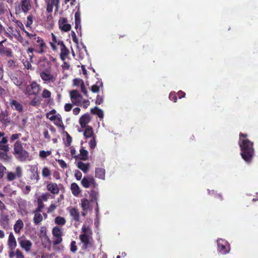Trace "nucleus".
<instances>
[{
  "label": "nucleus",
  "instance_id": "nucleus-1",
  "mask_svg": "<svg viewBox=\"0 0 258 258\" xmlns=\"http://www.w3.org/2000/svg\"><path fill=\"white\" fill-rule=\"evenodd\" d=\"M238 144L240 148V155L242 158L247 163L252 161L254 155L253 143L247 139H244L239 142Z\"/></svg>",
  "mask_w": 258,
  "mask_h": 258
},
{
  "label": "nucleus",
  "instance_id": "nucleus-2",
  "mask_svg": "<svg viewBox=\"0 0 258 258\" xmlns=\"http://www.w3.org/2000/svg\"><path fill=\"white\" fill-rule=\"evenodd\" d=\"M82 233L79 236V238L82 243V248L86 249L93 246L92 241L93 232L90 226L83 225L81 229Z\"/></svg>",
  "mask_w": 258,
  "mask_h": 258
},
{
  "label": "nucleus",
  "instance_id": "nucleus-3",
  "mask_svg": "<svg viewBox=\"0 0 258 258\" xmlns=\"http://www.w3.org/2000/svg\"><path fill=\"white\" fill-rule=\"evenodd\" d=\"M34 47L36 49V53L43 54L46 51L47 46L42 38L38 36L35 37L34 40L32 42Z\"/></svg>",
  "mask_w": 258,
  "mask_h": 258
},
{
  "label": "nucleus",
  "instance_id": "nucleus-4",
  "mask_svg": "<svg viewBox=\"0 0 258 258\" xmlns=\"http://www.w3.org/2000/svg\"><path fill=\"white\" fill-rule=\"evenodd\" d=\"M41 87L35 81H33L26 86L24 93L28 95H37L40 91Z\"/></svg>",
  "mask_w": 258,
  "mask_h": 258
},
{
  "label": "nucleus",
  "instance_id": "nucleus-5",
  "mask_svg": "<svg viewBox=\"0 0 258 258\" xmlns=\"http://www.w3.org/2000/svg\"><path fill=\"white\" fill-rule=\"evenodd\" d=\"M52 233L53 236L52 243L54 245H58L60 243L62 240V232L60 228L55 226L52 230Z\"/></svg>",
  "mask_w": 258,
  "mask_h": 258
},
{
  "label": "nucleus",
  "instance_id": "nucleus-6",
  "mask_svg": "<svg viewBox=\"0 0 258 258\" xmlns=\"http://www.w3.org/2000/svg\"><path fill=\"white\" fill-rule=\"evenodd\" d=\"M23 175L22 169L20 166L16 167L15 169V173L10 171L7 174L6 178L8 181H12L14 180L16 177L21 178Z\"/></svg>",
  "mask_w": 258,
  "mask_h": 258
},
{
  "label": "nucleus",
  "instance_id": "nucleus-7",
  "mask_svg": "<svg viewBox=\"0 0 258 258\" xmlns=\"http://www.w3.org/2000/svg\"><path fill=\"white\" fill-rule=\"evenodd\" d=\"M81 184L86 188L90 186L92 188H95L98 186V184L92 176L84 177L81 180Z\"/></svg>",
  "mask_w": 258,
  "mask_h": 258
},
{
  "label": "nucleus",
  "instance_id": "nucleus-8",
  "mask_svg": "<svg viewBox=\"0 0 258 258\" xmlns=\"http://www.w3.org/2000/svg\"><path fill=\"white\" fill-rule=\"evenodd\" d=\"M41 79L47 83H54L56 80L55 76L49 71H42L40 73Z\"/></svg>",
  "mask_w": 258,
  "mask_h": 258
},
{
  "label": "nucleus",
  "instance_id": "nucleus-9",
  "mask_svg": "<svg viewBox=\"0 0 258 258\" xmlns=\"http://www.w3.org/2000/svg\"><path fill=\"white\" fill-rule=\"evenodd\" d=\"M72 219L76 222L80 221V215L79 210L76 207H68L67 209Z\"/></svg>",
  "mask_w": 258,
  "mask_h": 258
},
{
  "label": "nucleus",
  "instance_id": "nucleus-10",
  "mask_svg": "<svg viewBox=\"0 0 258 258\" xmlns=\"http://www.w3.org/2000/svg\"><path fill=\"white\" fill-rule=\"evenodd\" d=\"M68 20L66 18H60L58 22L59 28L62 31L68 32L71 29V25L67 23Z\"/></svg>",
  "mask_w": 258,
  "mask_h": 258
},
{
  "label": "nucleus",
  "instance_id": "nucleus-11",
  "mask_svg": "<svg viewBox=\"0 0 258 258\" xmlns=\"http://www.w3.org/2000/svg\"><path fill=\"white\" fill-rule=\"evenodd\" d=\"M15 158L19 161L24 162L29 158V153L25 150L19 151L16 153H13Z\"/></svg>",
  "mask_w": 258,
  "mask_h": 258
},
{
  "label": "nucleus",
  "instance_id": "nucleus-12",
  "mask_svg": "<svg viewBox=\"0 0 258 258\" xmlns=\"http://www.w3.org/2000/svg\"><path fill=\"white\" fill-rule=\"evenodd\" d=\"M58 45H59L60 47V58L62 60L64 61L70 53L69 50L67 48L63 42H58Z\"/></svg>",
  "mask_w": 258,
  "mask_h": 258
},
{
  "label": "nucleus",
  "instance_id": "nucleus-13",
  "mask_svg": "<svg viewBox=\"0 0 258 258\" xmlns=\"http://www.w3.org/2000/svg\"><path fill=\"white\" fill-rule=\"evenodd\" d=\"M20 7L23 12L27 13L32 7L31 0H21Z\"/></svg>",
  "mask_w": 258,
  "mask_h": 258
},
{
  "label": "nucleus",
  "instance_id": "nucleus-14",
  "mask_svg": "<svg viewBox=\"0 0 258 258\" xmlns=\"http://www.w3.org/2000/svg\"><path fill=\"white\" fill-rule=\"evenodd\" d=\"M91 117L88 113L83 114L80 118L79 123L82 128H85L87 126V124L90 121Z\"/></svg>",
  "mask_w": 258,
  "mask_h": 258
},
{
  "label": "nucleus",
  "instance_id": "nucleus-15",
  "mask_svg": "<svg viewBox=\"0 0 258 258\" xmlns=\"http://www.w3.org/2000/svg\"><path fill=\"white\" fill-rule=\"evenodd\" d=\"M3 41L0 42V54L5 55L8 57L13 56V52L12 49L5 47L3 44Z\"/></svg>",
  "mask_w": 258,
  "mask_h": 258
},
{
  "label": "nucleus",
  "instance_id": "nucleus-16",
  "mask_svg": "<svg viewBox=\"0 0 258 258\" xmlns=\"http://www.w3.org/2000/svg\"><path fill=\"white\" fill-rule=\"evenodd\" d=\"M10 104L13 109L16 110L19 112H22L23 110V105L16 100L12 99L10 100Z\"/></svg>",
  "mask_w": 258,
  "mask_h": 258
},
{
  "label": "nucleus",
  "instance_id": "nucleus-17",
  "mask_svg": "<svg viewBox=\"0 0 258 258\" xmlns=\"http://www.w3.org/2000/svg\"><path fill=\"white\" fill-rule=\"evenodd\" d=\"M47 189L51 194L54 195L58 194L59 192V188L56 183L50 182L46 186Z\"/></svg>",
  "mask_w": 258,
  "mask_h": 258
},
{
  "label": "nucleus",
  "instance_id": "nucleus-18",
  "mask_svg": "<svg viewBox=\"0 0 258 258\" xmlns=\"http://www.w3.org/2000/svg\"><path fill=\"white\" fill-rule=\"evenodd\" d=\"M8 244L9 247L11 249H14L17 246V242L15 237L12 232H11L9 236Z\"/></svg>",
  "mask_w": 258,
  "mask_h": 258
},
{
  "label": "nucleus",
  "instance_id": "nucleus-19",
  "mask_svg": "<svg viewBox=\"0 0 258 258\" xmlns=\"http://www.w3.org/2000/svg\"><path fill=\"white\" fill-rule=\"evenodd\" d=\"M19 243L21 247L27 252L30 250L32 245L31 242L30 240L27 239L20 240Z\"/></svg>",
  "mask_w": 258,
  "mask_h": 258
},
{
  "label": "nucleus",
  "instance_id": "nucleus-20",
  "mask_svg": "<svg viewBox=\"0 0 258 258\" xmlns=\"http://www.w3.org/2000/svg\"><path fill=\"white\" fill-rule=\"evenodd\" d=\"M81 96V94L79 93L77 90H73L70 92V98L72 103L74 105H79V102H76L75 99H78V97Z\"/></svg>",
  "mask_w": 258,
  "mask_h": 258
},
{
  "label": "nucleus",
  "instance_id": "nucleus-21",
  "mask_svg": "<svg viewBox=\"0 0 258 258\" xmlns=\"http://www.w3.org/2000/svg\"><path fill=\"white\" fill-rule=\"evenodd\" d=\"M0 225L5 229L9 227V219L8 215H3L0 218Z\"/></svg>",
  "mask_w": 258,
  "mask_h": 258
},
{
  "label": "nucleus",
  "instance_id": "nucleus-22",
  "mask_svg": "<svg viewBox=\"0 0 258 258\" xmlns=\"http://www.w3.org/2000/svg\"><path fill=\"white\" fill-rule=\"evenodd\" d=\"M218 250L223 254L228 252V250L225 245V242L223 240H219L217 241Z\"/></svg>",
  "mask_w": 258,
  "mask_h": 258
},
{
  "label": "nucleus",
  "instance_id": "nucleus-23",
  "mask_svg": "<svg viewBox=\"0 0 258 258\" xmlns=\"http://www.w3.org/2000/svg\"><path fill=\"white\" fill-rule=\"evenodd\" d=\"M95 177L104 180L105 178V170L103 168H95Z\"/></svg>",
  "mask_w": 258,
  "mask_h": 258
},
{
  "label": "nucleus",
  "instance_id": "nucleus-24",
  "mask_svg": "<svg viewBox=\"0 0 258 258\" xmlns=\"http://www.w3.org/2000/svg\"><path fill=\"white\" fill-rule=\"evenodd\" d=\"M52 36V41L49 42L50 45L53 51H56L57 48L56 46V44L58 45V43L59 42H63L62 41L60 40H57L56 36L53 33H51Z\"/></svg>",
  "mask_w": 258,
  "mask_h": 258
},
{
  "label": "nucleus",
  "instance_id": "nucleus-25",
  "mask_svg": "<svg viewBox=\"0 0 258 258\" xmlns=\"http://www.w3.org/2000/svg\"><path fill=\"white\" fill-rule=\"evenodd\" d=\"M24 227V223L21 219L18 220L14 225V230L16 233L19 234Z\"/></svg>",
  "mask_w": 258,
  "mask_h": 258
},
{
  "label": "nucleus",
  "instance_id": "nucleus-26",
  "mask_svg": "<svg viewBox=\"0 0 258 258\" xmlns=\"http://www.w3.org/2000/svg\"><path fill=\"white\" fill-rule=\"evenodd\" d=\"M71 190L72 194L75 196H78L81 192L79 185L75 182L71 184Z\"/></svg>",
  "mask_w": 258,
  "mask_h": 258
},
{
  "label": "nucleus",
  "instance_id": "nucleus-27",
  "mask_svg": "<svg viewBox=\"0 0 258 258\" xmlns=\"http://www.w3.org/2000/svg\"><path fill=\"white\" fill-rule=\"evenodd\" d=\"M85 128V129L83 133L84 137L86 138H89L91 137L93 138V137H94V131L92 127L91 126H87Z\"/></svg>",
  "mask_w": 258,
  "mask_h": 258
},
{
  "label": "nucleus",
  "instance_id": "nucleus-28",
  "mask_svg": "<svg viewBox=\"0 0 258 258\" xmlns=\"http://www.w3.org/2000/svg\"><path fill=\"white\" fill-rule=\"evenodd\" d=\"M90 166L89 163H84L82 161L78 162L77 167L81 170L84 173H87L89 170Z\"/></svg>",
  "mask_w": 258,
  "mask_h": 258
},
{
  "label": "nucleus",
  "instance_id": "nucleus-29",
  "mask_svg": "<svg viewBox=\"0 0 258 258\" xmlns=\"http://www.w3.org/2000/svg\"><path fill=\"white\" fill-rule=\"evenodd\" d=\"M103 87V83L101 80H98L96 84L92 86L91 90L93 93H98L99 91L100 88Z\"/></svg>",
  "mask_w": 258,
  "mask_h": 258
},
{
  "label": "nucleus",
  "instance_id": "nucleus-30",
  "mask_svg": "<svg viewBox=\"0 0 258 258\" xmlns=\"http://www.w3.org/2000/svg\"><path fill=\"white\" fill-rule=\"evenodd\" d=\"M81 207L83 211H88L90 208V202L89 201L86 199L83 198L81 200Z\"/></svg>",
  "mask_w": 258,
  "mask_h": 258
},
{
  "label": "nucleus",
  "instance_id": "nucleus-31",
  "mask_svg": "<svg viewBox=\"0 0 258 258\" xmlns=\"http://www.w3.org/2000/svg\"><path fill=\"white\" fill-rule=\"evenodd\" d=\"M12 80L14 83L17 86L19 89H22L21 86L22 85L23 80V79L19 76H13Z\"/></svg>",
  "mask_w": 258,
  "mask_h": 258
},
{
  "label": "nucleus",
  "instance_id": "nucleus-32",
  "mask_svg": "<svg viewBox=\"0 0 258 258\" xmlns=\"http://www.w3.org/2000/svg\"><path fill=\"white\" fill-rule=\"evenodd\" d=\"M91 112L93 114L97 115L100 118L103 117L104 114L103 111L97 107L92 108L91 109Z\"/></svg>",
  "mask_w": 258,
  "mask_h": 258
},
{
  "label": "nucleus",
  "instance_id": "nucleus-33",
  "mask_svg": "<svg viewBox=\"0 0 258 258\" xmlns=\"http://www.w3.org/2000/svg\"><path fill=\"white\" fill-rule=\"evenodd\" d=\"M8 112L7 110L2 111L0 114V120L4 123H9L10 119L8 118Z\"/></svg>",
  "mask_w": 258,
  "mask_h": 258
},
{
  "label": "nucleus",
  "instance_id": "nucleus-34",
  "mask_svg": "<svg viewBox=\"0 0 258 258\" xmlns=\"http://www.w3.org/2000/svg\"><path fill=\"white\" fill-rule=\"evenodd\" d=\"M31 171L32 173V174L31 175V179L32 180H36V181H38L40 179L38 168L37 167H34L31 170Z\"/></svg>",
  "mask_w": 258,
  "mask_h": 258
},
{
  "label": "nucleus",
  "instance_id": "nucleus-35",
  "mask_svg": "<svg viewBox=\"0 0 258 258\" xmlns=\"http://www.w3.org/2000/svg\"><path fill=\"white\" fill-rule=\"evenodd\" d=\"M80 159L81 160L85 161L88 159V152L84 148H82L80 150Z\"/></svg>",
  "mask_w": 258,
  "mask_h": 258
},
{
  "label": "nucleus",
  "instance_id": "nucleus-36",
  "mask_svg": "<svg viewBox=\"0 0 258 258\" xmlns=\"http://www.w3.org/2000/svg\"><path fill=\"white\" fill-rule=\"evenodd\" d=\"M24 150L21 141H17L14 145V152L13 153H16L19 151Z\"/></svg>",
  "mask_w": 258,
  "mask_h": 258
},
{
  "label": "nucleus",
  "instance_id": "nucleus-37",
  "mask_svg": "<svg viewBox=\"0 0 258 258\" xmlns=\"http://www.w3.org/2000/svg\"><path fill=\"white\" fill-rule=\"evenodd\" d=\"M43 220V217L40 213L34 214L33 222L36 225H38Z\"/></svg>",
  "mask_w": 258,
  "mask_h": 258
},
{
  "label": "nucleus",
  "instance_id": "nucleus-38",
  "mask_svg": "<svg viewBox=\"0 0 258 258\" xmlns=\"http://www.w3.org/2000/svg\"><path fill=\"white\" fill-rule=\"evenodd\" d=\"M54 222L58 225L63 226L66 223L64 218L61 216H57L54 219Z\"/></svg>",
  "mask_w": 258,
  "mask_h": 258
},
{
  "label": "nucleus",
  "instance_id": "nucleus-39",
  "mask_svg": "<svg viewBox=\"0 0 258 258\" xmlns=\"http://www.w3.org/2000/svg\"><path fill=\"white\" fill-rule=\"evenodd\" d=\"M8 152L0 151V159L5 161H9L11 157L9 156Z\"/></svg>",
  "mask_w": 258,
  "mask_h": 258
},
{
  "label": "nucleus",
  "instance_id": "nucleus-40",
  "mask_svg": "<svg viewBox=\"0 0 258 258\" xmlns=\"http://www.w3.org/2000/svg\"><path fill=\"white\" fill-rule=\"evenodd\" d=\"M90 198H91V201L92 202H94L97 200V197L98 196V192L94 190H91V192L90 193Z\"/></svg>",
  "mask_w": 258,
  "mask_h": 258
},
{
  "label": "nucleus",
  "instance_id": "nucleus-41",
  "mask_svg": "<svg viewBox=\"0 0 258 258\" xmlns=\"http://www.w3.org/2000/svg\"><path fill=\"white\" fill-rule=\"evenodd\" d=\"M54 123L56 125L61 127L62 129L63 130L64 128L61 117L58 116V117L54 121Z\"/></svg>",
  "mask_w": 258,
  "mask_h": 258
},
{
  "label": "nucleus",
  "instance_id": "nucleus-42",
  "mask_svg": "<svg viewBox=\"0 0 258 258\" xmlns=\"http://www.w3.org/2000/svg\"><path fill=\"white\" fill-rule=\"evenodd\" d=\"M40 100L38 97H34L30 102V105L33 106H38L40 105Z\"/></svg>",
  "mask_w": 258,
  "mask_h": 258
},
{
  "label": "nucleus",
  "instance_id": "nucleus-43",
  "mask_svg": "<svg viewBox=\"0 0 258 258\" xmlns=\"http://www.w3.org/2000/svg\"><path fill=\"white\" fill-rule=\"evenodd\" d=\"M42 174L44 177H48L51 175L50 170L47 167H44L42 171Z\"/></svg>",
  "mask_w": 258,
  "mask_h": 258
},
{
  "label": "nucleus",
  "instance_id": "nucleus-44",
  "mask_svg": "<svg viewBox=\"0 0 258 258\" xmlns=\"http://www.w3.org/2000/svg\"><path fill=\"white\" fill-rule=\"evenodd\" d=\"M51 154V151H45L44 150H42V151H40L39 152V156L42 158H45L47 156L50 155Z\"/></svg>",
  "mask_w": 258,
  "mask_h": 258
},
{
  "label": "nucleus",
  "instance_id": "nucleus-45",
  "mask_svg": "<svg viewBox=\"0 0 258 258\" xmlns=\"http://www.w3.org/2000/svg\"><path fill=\"white\" fill-rule=\"evenodd\" d=\"M46 2H48L49 4H51V5L53 7H55L56 11L58 10L59 4V0H48V1H46Z\"/></svg>",
  "mask_w": 258,
  "mask_h": 258
},
{
  "label": "nucleus",
  "instance_id": "nucleus-46",
  "mask_svg": "<svg viewBox=\"0 0 258 258\" xmlns=\"http://www.w3.org/2000/svg\"><path fill=\"white\" fill-rule=\"evenodd\" d=\"M178 97L177 93L175 92H171L169 95L170 100L173 101L174 102H176L177 101Z\"/></svg>",
  "mask_w": 258,
  "mask_h": 258
},
{
  "label": "nucleus",
  "instance_id": "nucleus-47",
  "mask_svg": "<svg viewBox=\"0 0 258 258\" xmlns=\"http://www.w3.org/2000/svg\"><path fill=\"white\" fill-rule=\"evenodd\" d=\"M51 93L50 91L46 89H44L43 90L42 93V96L44 98H48L51 97Z\"/></svg>",
  "mask_w": 258,
  "mask_h": 258
},
{
  "label": "nucleus",
  "instance_id": "nucleus-48",
  "mask_svg": "<svg viewBox=\"0 0 258 258\" xmlns=\"http://www.w3.org/2000/svg\"><path fill=\"white\" fill-rule=\"evenodd\" d=\"M21 136V134L20 133L14 134L12 135L10 139V142H14L15 140L18 139Z\"/></svg>",
  "mask_w": 258,
  "mask_h": 258
},
{
  "label": "nucleus",
  "instance_id": "nucleus-49",
  "mask_svg": "<svg viewBox=\"0 0 258 258\" xmlns=\"http://www.w3.org/2000/svg\"><path fill=\"white\" fill-rule=\"evenodd\" d=\"M7 170V168L2 164L0 163V179L3 178L5 173Z\"/></svg>",
  "mask_w": 258,
  "mask_h": 258
},
{
  "label": "nucleus",
  "instance_id": "nucleus-50",
  "mask_svg": "<svg viewBox=\"0 0 258 258\" xmlns=\"http://www.w3.org/2000/svg\"><path fill=\"white\" fill-rule=\"evenodd\" d=\"M89 147L91 149H94L96 146V142L95 140V138L93 137L92 139L89 142Z\"/></svg>",
  "mask_w": 258,
  "mask_h": 258
},
{
  "label": "nucleus",
  "instance_id": "nucleus-51",
  "mask_svg": "<svg viewBox=\"0 0 258 258\" xmlns=\"http://www.w3.org/2000/svg\"><path fill=\"white\" fill-rule=\"evenodd\" d=\"M72 142V137H71V136L67 132H66V145L67 147L70 146L71 145Z\"/></svg>",
  "mask_w": 258,
  "mask_h": 258
},
{
  "label": "nucleus",
  "instance_id": "nucleus-52",
  "mask_svg": "<svg viewBox=\"0 0 258 258\" xmlns=\"http://www.w3.org/2000/svg\"><path fill=\"white\" fill-rule=\"evenodd\" d=\"M25 33H26V35L30 39L32 42L35 40V37L38 36V35L35 33H30L26 31H25Z\"/></svg>",
  "mask_w": 258,
  "mask_h": 258
},
{
  "label": "nucleus",
  "instance_id": "nucleus-53",
  "mask_svg": "<svg viewBox=\"0 0 258 258\" xmlns=\"http://www.w3.org/2000/svg\"><path fill=\"white\" fill-rule=\"evenodd\" d=\"M10 147L8 144H0V150L5 152H9Z\"/></svg>",
  "mask_w": 258,
  "mask_h": 258
},
{
  "label": "nucleus",
  "instance_id": "nucleus-54",
  "mask_svg": "<svg viewBox=\"0 0 258 258\" xmlns=\"http://www.w3.org/2000/svg\"><path fill=\"white\" fill-rule=\"evenodd\" d=\"M83 83H84L83 80L80 78H76L73 80V84L76 86H81Z\"/></svg>",
  "mask_w": 258,
  "mask_h": 258
},
{
  "label": "nucleus",
  "instance_id": "nucleus-55",
  "mask_svg": "<svg viewBox=\"0 0 258 258\" xmlns=\"http://www.w3.org/2000/svg\"><path fill=\"white\" fill-rule=\"evenodd\" d=\"M33 23V16L32 15H30L28 16L27 18V23L26 24V26L27 27L30 26Z\"/></svg>",
  "mask_w": 258,
  "mask_h": 258
},
{
  "label": "nucleus",
  "instance_id": "nucleus-56",
  "mask_svg": "<svg viewBox=\"0 0 258 258\" xmlns=\"http://www.w3.org/2000/svg\"><path fill=\"white\" fill-rule=\"evenodd\" d=\"M75 22L81 23V14L79 11H77L75 14Z\"/></svg>",
  "mask_w": 258,
  "mask_h": 258
},
{
  "label": "nucleus",
  "instance_id": "nucleus-57",
  "mask_svg": "<svg viewBox=\"0 0 258 258\" xmlns=\"http://www.w3.org/2000/svg\"><path fill=\"white\" fill-rule=\"evenodd\" d=\"M56 161L62 168L64 169L67 168V164L64 160L62 159H58L56 160Z\"/></svg>",
  "mask_w": 258,
  "mask_h": 258
},
{
  "label": "nucleus",
  "instance_id": "nucleus-58",
  "mask_svg": "<svg viewBox=\"0 0 258 258\" xmlns=\"http://www.w3.org/2000/svg\"><path fill=\"white\" fill-rule=\"evenodd\" d=\"M23 63L26 69L28 70L32 69L31 64L28 60H23Z\"/></svg>",
  "mask_w": 258,
  "mask_h": 258
},
{
  "label": "nucleus",
  "instance_id": "nucleus-59",
  "mask_svg": "<svg viewBox=\"0 0 258 258\" xmlns=\"http://www.w3.org/2000/svg\"><path fill=\"white\" fill-rule=\"evenodd\" d=\"M77 248L76 245V242L75 241H72L71 243V250L73 252H75L77 251Z\"/></svg>",
  "mask_w": 258,
  "mask_h": 258
},
{
  "label": "nucleus",
  "instance_id": "nucleus-60",
  "mask_svg": "<svg viewBox=\"0 0 258 258\" xmlns=\"http://www.w3.org/2000/svg\"><path fill=\"white\" fill-rule=\"evenodd\" d=\"M57 206L54 204H51L47 209V213H51L54 211Z\"/></svg>",
  "mask_w": 258,
  "mask_h": 258
},
{
  "label": "nucleus",
  "instance_id": "nucleus-61",
  "mask_svg": "<svg viewBox=\"0 0 258 258\" xmlns=\"http://www.w3.org/2000/svg\"><path fill=\"white\" fill-rule=\"evenodd\" d=\"M81 91L84 93V94L86 96L88 97V92L87 89L85 87L84 82L80 86Z\"/></svg>",
  "mask_w": 258,
  "mask_h": 258
},
{
  "label": "nucleus",
  "instance_id": "nucleus-62",
  "mask_svg": "<svg viewBox=\"0 0 258 258\" xmlns=\"http://www.w3.org/2000/svg\"><path fill=\"white\" fill-rule=\"evenodd\" d=\"M73 103H66L64 106V109L66 112L71 111L73 108Z\"/></svg>",
  "mask_w": 258,
  "mask_h": 258
},
{
  "label": "nucleus",
  "instance_id": "nucleus-63",
  "mask_svg": "<svg viewBox=\"0 0 258 258\" xmlns=\"http://www.w3.org/2000/svg\"><path fill=\"white\" fill-rule=\"evenodd\" d=\"M75 176L77 180H79L82 178V174L80 171L76 170L75 171Z\"/></svg>",
  "mask_w": 258,
  "mask_h": 258
},
{
  "label": "nucleus",
  "instance_id": "nucleus-64",
  "mask_svg": "<svg viewBox=\"0 0 258 258\" xmlns=\"http://www.w3.org/2000/svg\"><path fill=\"white\" fill-rule=\"evenodd\" d=\"M15 255L16 258H24V255L20 249H17L15 252Z\"/></svg>",
  "mask_w": 258,
  "mask_h": 258
}]
</instances>
